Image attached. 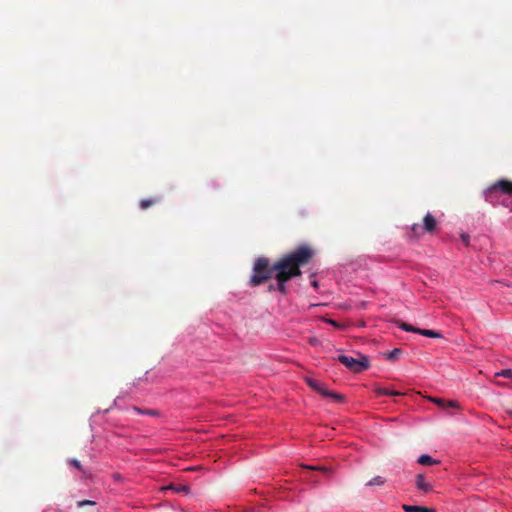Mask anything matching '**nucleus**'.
<instances>
[{"label": "nucleus", "instance_id": "a211bd4d", "mask_svg": "<svg viewBox=\"0 0 512 512\" xmlns=\"http://www.w3.org/2000/svg\"><path fill=\"white\" fill-rule=\"evenodd\" d=\"M423 224H436V219L430 213H427L423 219Z\"/></svg>", "mask_w": 512, "mask_h": 512}, {"label": "nucleus", "instance_id": "aec40b11", "mask_svg": "<svg viewBox=\"0 0 512 512\" xmlns=\"http://www.w3.org/2000/svg\"><path fill=\"white\" fill-rule=\"evenodd\" d=\"M133 410L139 414H146V415H156L157 414V412L154 410H143L138 407H134Z\"/></svg>", "mask_w": 512, "mask_h": 512}, {"label": "nucleus", "instance_id": "39448f33", "mask_svg": "<svg viewBox=\"0 0 512 512\" xmlns=\"http://www.w3.org/2000/svg\"><path fill=\"white\" fill-rule=\"evenodd\" d=\"M398 326L401 330H403L405 332H413V333H417V334L423 335L425 337H430V338H441L442 337V334L437 331L430 330V329H420V328L414 327L411 324H407L404 322L400 323Z\"/></svg>", "mask_w": 512, "mask_h": 512}, {"label": "nucleus", "instance_id": "f03ea898", "mask_svg": "<svg viewBox=\"0 0 512 512\" xmlns=\"http://www.w3.org/2000/svg\"><path fill=\"white\" fill-rule=\"evenodd\" d=\"M276 270L274 264L269 266V260L267 258H258L253 266V274L250 278V285L258 286L264 283L266 280L274 277Z\"/></svg>", "mask_w": 512, "mask_h": 512}, {"label": "nucleus", "instance_id": "0eeeda50", "mask_svg": "<svg viewBox=\"0 0 512 512\" xmlns=\"http://www.w3.org/2000/svg\"><path fill=\"white\" fill-rule=\"evenodd\" d=\"M416 487L418 490L423 492H429L432 490L431 484L425 481V478L422 474H418L416 476Z\"/></svg>", "mask_w": 512, "mask_h": 512}, {"label": "nucleus", "instance_id": "f3484780", "mask_svg": "<svg viewBox=\"0 0 512 512\" xmlns=\"http://www.w3.org/2000/svg\"><path fill=\"white\" fill-rule=\"evenodd\" d=\"M68 464H69V465H71V466H73V467H75V468H76L77 470H79V471H82V470H83V469H82V465H81L80 461H78V460H77V459H75V458H71V459H69V460H68Z\"/></svg>", "mask_w": 512, "mask_h": 512}, {"label": "nucleus", "instance_id": "f8f14e48", "mask_svg": "<svg viewBox=\"0 0 512 512\" xmlns=\"http://www.w3.org/2000/svg\"><path fill=\"white\" fill-rule=\"evenodd\" d=\"M417 462L421 465H434V464H437L438 461H436L435 459H433L430 455L428 454H423L421 455Z\"/></svg>", "mask_w": 512, "mask_h": 512}, {"label": "nucleus", "instance_id": "c756f323", "mask_svg": "<svg viewBox=\"0 0 512 512\" xmlns=\"http://www.w3.org/2000/svg\"><path fill=\"white\" fill-rule=\"evenodd\" d=\"M316 342H317V340H316V339H311V340H310V343H311V344H313V345H314V344H316Z\"/></svg>", "mask_w": 512, "mask_h": 512}, {"label": "nucleus", "instance_id": "393cba45", "mask_svg": "<svg viewBox=\"0 0 512 512\" xmlns=\"http://www.w3.org/2000/svg\"><path fill=\"white\" fill-rule=\"evenodd\" d=\"M460 237H461L462 242H463L466 246H468V245H469V241H470V237H469V235H468V234H466V233H461Z\"/></svg>", "mask_w": 512, "mask_h": 512}, {"label": "nucleus", "instance_id": "b1692460", "mask_svg": "<svg viewBox=\"0 0 512 512\" xmlns=\"http://www.w3.org/2000/svg\"><path fill=\"white\" fill-rule=\"evenodd\" d=\"M305 468L307 469H310V470H320V471H323V472H328L327 468L326 467H322V466H304Z\"/></svg>", "mask_w": 512, "mask_h": 512}, {"label": "nucleus", "instance_id": "1a4fd4ad", "mask_svg": "<svg viewBox=\"0 0 512 512\" xmlns=\"http://www.w3.org/2000/svg\"><path fill=\"white\" fill-rule=\"evenodd\" d=\"M402 509L405 512H436L432 508H427V507L417 506V505H408V504L402 505Z\"/></svg>", "mask_w": 512, "mask_h": 512}, {"label": "nucleus", "instance_id": "6ab92c4d", "mask_svg": "<svg viewBox=\"0 0 512 512\" xmlns=\"http://www.w3.org/2000/svg\"><path fill=\"white\" fill-rule=\"evenodd\" d=\"M496 376H501V377H505V378H512V370L511 369H504L500 372H497L495 374Z\"/></svg>", "mask_w": 512, "mask_h": 512}, {"label": "nucleus", "instance_id": "dca6fc26", "mask_svg": "<svg viewBox=\"0 0 512 512\" xmlns=\"http://www.w3.org/2000/svg\"><path fill=\"white\" fill-rule=\"evenodd\" d=\"M94 505H96V502L92 501V500H80V501H77V507L78 508H82L84 506H94Z\"/></svg>", "mask_w": 512, "mask_h": 512}, {"label": "nucleus", "instance_id": "7ed1b4c3", "mask_svg": "<svg viewBox=\"0 0 512 512\" xmlns=\"http://www.w3.org/2000/svg\"><path fill=\"white\" fill-rule=\"evenodd\" d=\"M512 195V181L500 179L491 184L484 192L486 201L496 203L499 195Z\"/></svg>", "mask_w": 512, "mask_h": 512}, {"label": "nucleus", "instance_id": "9d476101", "mask_svg": "<svg viewBox=\"0 0 512 512\" xmlns=\"http://www.w3.org/2000/svg\"><path fill=\"white\" fill-rule=\"evenodd\" d=\"M375 392L378 396H400V395H402L398 391L390 390L385 387H376Z\"/></svg>", "mask_w": 512, "mask_h": 512}, {"label": "nucleus", "instance_id": "bb28decb", "mask_svg": "<svg viewBox=\"0 0 512 512\" xmlns=\"http://www.w3.org/2000/svg\"><path fill=\"white\" fill-rule=\"evenodd\" d=\"M311 284L314 288H318V281L317 280H313L311 281Z\"/></svg>", "mask_w": 512, "mask_h": 512}, {"label": "nucleus", "instance_id": "c85d7f7f", "mask_svg": "<svg viewBox=\"0 0 512 512\" xmlns=\"http://www.w3.org/2000/svg\"><path fill=\"white\" fill-rule=\"evenodd\" d=\"M113 477H114L115 480H119L120 479V475H118V474H115Z\"/></svg>", "mask_w": 512, "mask_h": 512}, {"label": "nucleus", "instance_id": "2eb2a0df", "mask_svg": "<svg viewBox=\"0 0 512 512\" xmlns=\"http://www.w3.org/2000/svg\"><path fill=\"white\" fill-rule=\"evenodd\" d=\"M385 483V479L381 476H375L370 481L367 482V486H374V485H383Z\"/></svg>", "mask_w": 512, "mask_h": 512}, {"label": "nucleus", "instance_id": "cd10ccee", "mask_svg": "<svg viewBox=\"0 0 512 512\" xmlns=\"http://www.w3.org/2000/svg\"><path fill=\"white\" fill-rule=\"evenodd\" d=\"M268 289L269 291L277 290L276 285L273 284L269 285Z\"/></svg>", "mask_w": 512, "mask_h": 512}, {"label": "nucleus", "instance_id": "f257e3e1", "mask_svg": "<svg viewBox=\"0 0 512 512\" xmlns=\"http://www.w3.org/2000/svg\"><path fill=\"white\" fill-rule=\"evenodd\" d=\"M312 255L313 251L308 246L302 245L274 263L276 288L281 294L287 293L286 283L301 275L300 267L307 264Z\"/></svg>", "mask_w": 512, "mask_h": 512}, {"label": "nucleus", "instance_id": "6e6552de", "mask_svg": "<svg viewBox=\"0 0 512 512\" xmlns=\"http://www.w3.org/2000/svg\"><path fill=\"white\" fill-rule=\"evenodd\" d=\"M161 202V198L159 196H153L148 199H143L139 202V207L142 210H146L151 206H154Z\"/></svg>", "mask_w": 512, "mask_h": 512}, {"label": "nucleus", "instance_id": "a878e982", "mask_svg": "<svg viewBox=\"0 0 512 512\" xmlns=\"http://www.w3.org/2000/svg\"><path fill=\"white\" fill-rule=\"evenodd\" d=\"M325 321L333 326L339 327V324L332 319H326Z\"/></svg>", "mask_w": 512, "mask_h": 512}, {"label": "nucleus", "instance_id": "5701e85b", "mask_svg": "<svg viewBox=\"0 0 512 512\" xmlns=\"http://www.w3.org/2000/svg\"><path fill=\"white\" fill-rule=\"evenodd\" d=\"M446 407H450V408H456V409H458L460 406H459V404H458V402H457V401L450 400V401H448L447 403L445 402V408H446Z\"/></svg>", "mask_w": 512, "mask_h": 512}, {"label": "nucleus", "instance_id": "423d86ee", "mask_svg": "<svg viewBox=\"0 0 512 512\" xmlns=\"http://www.w3.org/2000/svg\"><path fill=\"white\" fill-rule=\"evenodd\" d=\"M437 226H411L410 232L408 233L410 238H415L421 233H433Z\"/></svg>", "mask_w": 512, "mask_h": 512}, {"label": "nucleus", "instance_id": "20e7f679", "mask_svg": "<svg viewBox=\"0 0 512 512\" xmlns=\"http://www.w3.org/2000/svg\"><path fill=\"white\" fill-rule=\"evenodd\" d=\"M339 362H341L345 367L351 370L354 373H360L369 368V360L366 356L360 355L359 358H353L347 355H340L338 357Z\"/></svg>", "mask_w": 512, "mask_h": 512}, {"label": "nucleus", "instance_id": "9b49d317", "mask_svg": "<svg viewBox=\"0 0 512 512\" xmlns=\"http://www.w3.org/2000/svg\"><path fill=\"white\" fill-rule=\"evenodd\" d=\"M318 393H320L321 395L325 396V397H331L333 398L334 400H337V401H340L343 399V396L338 394V393H334V392H330L328 391L324 384L321 385V388L317 391Z\"/></svg>", "mask_w": 512, "mask_h": 512}, {"label": "nucleus", "instance_id": "4468645a", "mask_svg": "<svg viewBox=\"0 0 512 512\" xmlns=\"http://www.w3.org/2000/svg\"><path fill=\"white\" fill-rule=\"evenodd\" d=\"M305 381L315 391L321 388L322 383L314 378L307 377Z\"/></svg>", "mask_w": 512, "mask_h": 512}, {"label": "nucleus", "instance_id": "412c9836", "mask_svg": "<svg viewBox=\"0 0 512 512\" xmlns=\"http://www.w3.org/2000/svg\"><path fill=\"white\" fill-rule=\"evenodd\" d=\"M400 354H401V350L399 348H395V349H393L392 351H390L388 353L387 358L388 359H394V358H396Z\"/></svg>", "mask_w": 512, "mask_h": 512}, {"label": "nucleus", "instance_id": "ddd939ff", "mask_svg": "<svg viewBox=\"0 0 512 512\" xmlns=\"http://www.w3.org/2000/svg\"><path fill=\"white\" fill-rule=\"evenodd\" d=\"M166 489H171L173 491H175L176 493H185V494H189L190 493V488L187 486V485H170L168 487H166Z\"/></svg>", "mask_w": 512, "mask_h": 512}, {"label": "nucleus", "instance_id": "4be33fe9", "mask_svg": "<svg viewBox=\"0 0 512 512\" xmlns=\"http://www.w3.org/2000/svg\"><path fill=\"white\" fill-rule=\"evenodd\" d=\"M431 402L435 403L436 405L442 407L445 409V401L441 398H434V397H431L429 398Z\"/></svg>", "mask_w": 512, "mask_h": 512}]
</instances>
